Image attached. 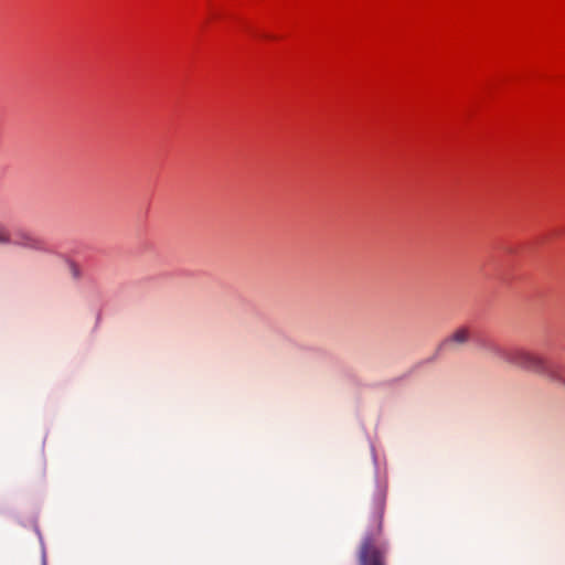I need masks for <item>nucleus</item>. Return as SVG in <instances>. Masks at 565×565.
I'll list each match as a JSON object with an SVG mask.
<instances>
[{"instance_id": "5", "label": "nucleus", "mask_w": 565, "mask_h": 565, "mask_svg": "<svg viewBox=\"0 0 565 565\" xmlns=\"http://www.w3.org/2000/svg\"><path fill=\"white\" fill-rule=\"evenodd\" d=\"M14 244L34 250L43 249V242L40 238L28 233H19L17 235V241L14 242Z\"/></svg>"}, {"instance_id": "4", "label": "nucleus", "mask_w": 565, "mask_h": 565, "mask_svg": "<svg viewBox=\"0 0 565 565\" xmlns=\"http://www.w3.org/2000/svg\"><path fill=\"white\" fill-rule=\"evenodd\" d=\"M470 340V330L467 327H460L456 329L451 334L445 338L438 345V351L455 352L458 349L468 343Z\"/></svg>"}, {"instance_id": "2", "label": "nucleus", "mask_w": 565, "mask_h": 565, "mask_svg": "<svg viewBox=\"0 0 565 565\" xmlns=\"http://www.w3.org/2000/svg\"><path fill=\"white\" fill-rule=\"evenodd\" d=\"M383 507L375 518V526L367 532L358 551L359 565H386V546L380 542Z\"/></svg>"}, {"instance_id": "1", "label": "nucleus", "mask_w": 565, "mask_h": 565, "mask_svg": "<svg viewBox=\"0 0 565 565\" xmlns=\"http://www.w3.org/2000/svg\"><path fill=\"white\" fill-rule=\"evenodd\" d=\"M511 365L544 375L565 386V373L562 367L548 362L540 354L515 347Z\"/></svg>"}, {"instance_id": "3", "label": "nucleus", "mask_w": 565, "mask_h": 565, "mask_svg": "<svg viewBox=\"0 0 565 565\" xmlns=\"http://www.w3.org/2000/svg\"><path fill=\"white\" fill-rule=\"evenodd\" d=\"M482 349L487 358L511 365L515 347H505L495 341H484Z\"/></svg>"}, {"instance_id": "7", "label": "nucleus", "mask_w": 565, "mask_h": 565, "mask_svg": "<svg viewBox=\"0 0 565 565\" xmlns=\"http://www.w3.org/2000/svg\"><path fill=\"white\" fill-rule=\"evenodd\" d=\"M71 273L75 279H78L81 277V270H79L78 266H76L75 264L71 265Z\"/></svg>"}, {"instance_id": "6", "label": "nucleus", "mask_w": 565, "mask_h": 565, "mask_svg": "<svg viewBox=\"0 0 565 565\" xmlns=\"http://www.w3.org/2000/svg\"><path fill=\"white\" fill-rule=\"evenodd\" d=\"M0 244H11L10 233L3 225H0Z\"/></svg>"}]
</instances>
